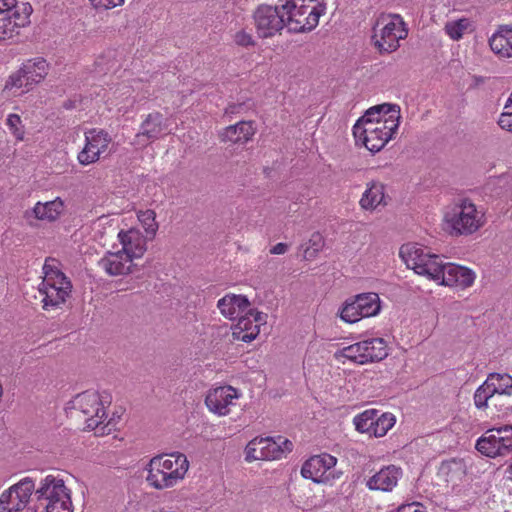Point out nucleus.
<instances>
[{"instance_id": "nucleus-1", "label": "nucleus", "mask_w": 512, "mask_h": 512, "mask_svg": "<svg viewBox=\"0 0 512 512\" xmlns=\"http://www.w3.org/2000/svg\"><path fill=\"white\" fill-rule=\"evenodd\" d=\"M112 403V396L108 392L86 390L77 394L69 403L68 409L83 415L85 428L94 430L95 435H108L116 429L117 421L114 417L107 420V408Z\"/></svg>"}, {"instance_id": "nucleus-2", "label": "nucleus", "mask_w": 512, "mask_h": 512, "mask_svg": "<svg viewBox=\"0 0 512 512\" xmlns=\"http://www.w3.org/2000/svg\"><path fill=\"white\" fill-rule=\"evenodd\" d=\"M188 469L189 461L183 453L156 455L146 466V482L156 490L173 488L185 478Z\"/></svg>"}, {"instance_id": "nucleus-3", "label": "nucleus", "mask_w": 512, "mask_h": 512, "mask_svg": "<svg viewBox=\"0 0 512 512\" xmlns=\"http://www.w3.org/2000/svg\"><path fill=\"white\" fill-rule=\"evenodd\" d=\"M43 273L38 288L42 309L48 312L61 309L71 295V281L60 270L57 258H46Z\"/></svg>"}, {"instance_id": "nucleus-4", "label": "nucleus", "mask_w": 512, "mask_h": 512, "mask_svg": "<svg viewBox=\"0 0 512 512\" xmlns=\"http://www.w3.org/2000/svg\"><path fill=\"white\" fill-rule=\"evenodd\" d=\"M282 9L288 31L303 33L317 27L320 16L326 11V5L320 0H288L282 4Z\"/></svg>"}, {"instance_id": "nucleus-5", "label": "nucleus", "mask_w": 512, "mask_h": 512, "mask_svg": "<svg viewBox=\"0 0 512 512\" xmlns=\"http://www.w3.org/2000/svg\"><path fill=\"white\" fill-rule=\"evenodd\" d=\"M407 35L408 30L400 15H383L373 27L371 40L380 54H390L400 47L399 41Z\"/></svg>"}, {"instance_id": "nucleus-6", "label": "nucleus", "mask_w": 512, "mask_h": 512, "mask_svg": "<svg viewBox=\"0 0 512 512\" xmlns=\"http://www.w3.org/2000/svg\"><path fill=\"white\" fill-rule=\"evenodd\" d=\"M35 495L46 512H73L71 490L59 475L49 474L42 479Z\"/></svg>"}, {"instance_id": "nucleus-7", "label": "nucleus", "mask_w": 512, "mask_h": 512, "mask_svg": "<svg viewBox=\"0 0 512 512\" xmlns=\"http://www.w3.org/2000/svg\"><path fill=\"white\" fill-rule=\"evenodd\" d=\"M292 449L293 443L282 436L276 439L256 437L245 447V460L247 462L279 460Z\"/></svg>"}, {"instance_id": "nucleus-8", "label": "nucleus", "mask_w": 512, "mask_h": 512, "mask_svg": "<svg viewBox=\"0 0 512 512\" xmlns=\"http://www.w3.org/2000/svg\"><path fill=\"white\" fill-rule=\"evenodd\" d=\"M475 449L489 458L512 452V425L488 429L475 443Z\"/></svg>"}, {"instance_id": "nucleus-9", "label": "nucleus", "mask_w": 512, "mask_h": 512, "mask_svg": "<svg viewBox=\"0 0 512 512\" xmlns=\"http://www.w3.org/2000/svg\"><path fill=\"white\" fill-rule=\"evenodd\" d=\"M283 12L282 5L261 4L254 10L252 17L259 38H271L286 27Z\"/></svg>"}, {"instance_id": "nucleus-10", "label": "nucleus", "mask_w": 512, "mask_h": 512, "mask_svg": "<svg viewBox=\"0 0 512 512\" xmlns=\"http://www.w3.org/2000/svg\"><path fill=\"white\" fill-rule=\"evenodd\" d=\"M484 214L466 198L454 200V217L450 219V226L457 234H472L483 224Z\"/></svg>"}, {"instance_id": "nucleus-11", "label": "nucleus", "mask_w": 512, "mask_h": 512, "mask_svg": "<svg viewBox=\"0 0 512 512\" xmlns=\"http://www.w3.org/2000/svg\"><path fill=\"white\" fill-rule=\"evenodd\" d=\"M395 417L392 413H379L376 409H367L353 418L355 429L370 437H383L394 426Z\"/></svg>"}, {"instance_id": "nucleus-12", "label": "nucleus", "mask_w": 512, "mask_h": 512, "mask_svg": "<svg viewBox=\"0 0 512 512\" xmlns=\"http://www.w3.org/2000/svg\"><path fill=\"white\" fill-rule=\"evenodd\" d=\"M35 491V482L32 478L25 477L21 479L1 493L0 512H20L24 510Z\"/></svg>"}, {"instance_id": "nucleus-13", "label": "nucleus", "mask_w": 512, "mask_h": 512, "mask_svg": "<svg viewBox=\"0 0 512 512\" xmlns=\"http://www.w3.org/2000/svg\"><path fill=\"white\" fill-rule=\"evenodd\" d=\"M242 393L230 385L212 388L205 397V404L210 412L218 416H227L237 406Z\"/></svg>"}, {"instance_id": "nucleus-14", "label": "nucleus", "mask_w": 512, "mask_h": 512, "mask_svg": "<svg viewBox=\"0 0 512 512\" xmlns=\"http://www.w3.org/2000/svg\"><path fill=\"white\" fill-rule=\"evenodd\" d=\"M266 322L267 314L249 309L232 327V337L234 340L251 342L258 336L260 327Z\"/></svg>"}, {"instance_id": "nucleus-15", "label": "nucleus", "mask_w": 512, "mask_h": 512, "mask_svg": "<svg viewBox=\"0 0 512 512\" xmlns=\"http://www.w3.org/2000/svg\"><path fill=\"white\" fill-rule=\"evenodd\" d=\"M85 142L77 158L80 164L89 165L98 161L101 153L107 150L111 137L102 129H91L85 133Z\"/></svg>"}, {"instance_id": "nucleus-16", "label": "nucleus", "mask_w": 512, "mask_h": 512, "mask_svg": "<svg viewBox=\"0 0 512 512\" xmlns=\"http://www.w3.org/2000/svg\"><path fill=\"white\" fill-rule=\"evenodd\" d=\"M336 463L337 458L328 453L314 455L302 465L301 475L315 483H327L330 481L331 469Z\"/></svg>"}, {"instance_id": "nucleus-17", "label": "nucleus", "mask_w": 512, "mask_h": 512, "mask_svg": "<svg viewBox=\"0 0 512 512\" xmlns=\"http://www.w3.org/2000/svg\"><path fill=\"white\" fill-rule=\"evenodd\" d=\"M403 477V469L395 464L382 466L365 480V486L370 491L383 493L392 492Z\"/></svg>"}, {"instance_id": "nucleus-18", "label": "nucleus", "mask_w": 512, "mask_h": 512, "mask_svg": "<svg viewBox=\"0 0 512 512\" xmlns=\"http://www.w3.org/2000/svg\"><path fill=\"white\" fill-rule=\"evenodd\" d=\"M165 119L159 112L149 113L140 125L139 132L132 142L135 146L146 147L159 139L165 131Z\"/></svg>"}, {"instance_id": "nucleus-19", "label": "nucleus", "mask_w": 512, "mask_h": 512, "mask_svg": "<svg viewBox=\"0 0 512 512\" xmlns=\"http://www.w3.org/2000/svg\"><path fill=\"white\" fill-rule=\"evenodd\" d=\"M353 135L356 142L361 141L363 145L372 153H377L390 140L386 131H383L377 124L362 127L359 124L353 126Z\"/></svg>"}, {"instance_id": "nucleus-20", "label": "nucleus", "mask_w": 512, "mask_h": 512, "mask_svg": "<svg viewBox=\"0 0 512 512\" xmlns=\"http://www.w3.org/2000/svg\"><path fill=\"white\" fill-rule=\"evenodd\" d=\"M473 400L475 407L487 414H497V416H500L508 414L511 410L509 398L495 392L488 393L485 390L484 393L479 395V388H477L474 393Z\"/></svg>"}, {"instance_id": "nucleus-21", "label": "nucleus", "mask_w": 512, "mask_h": 512, "mask_svg": "<svg viewBox=\"0 0 512 512\" xmlns=\"http://www.w3.org/2000/svg\"><path fill=\"white\" fill-rule=\"evenodd\" d=\"M118 238L122 250L118 252L106 251L104 256H120L121 252L126 256H142L146 251V238L138 229L122 230L118 233Z\"/></svg>"}, {"instance_id": "nucleus-22", "label": "nucleus", "mask_w": 512, "mask_h": 512, "mask_svg": "<svg viewBox=\"0 0 512 512\" xmlns=\"http://www.w3.org/2000/svg\"><path fill=\"white\" fill-rule=\"evenodd\" d=\"M372 114L383 116L381 120L377 121V125L381 127L383 131H386L390 139H392L400 124L401 115L399 105L389 103L376 105L368 109L367 117Z\"/></svg>"}, {"instance_id": "nucleus-23", "label": "nucleus", "mask_w": 512, "mask_h": 512, "mask_svg": "<svg viewBox=\"0 0 512 512\" xmlns=\"http://www.w3.org/2000/svg\"><path fill=\"white\" fill-rule=\"evenodd\" d=\"M488 43L491 51L499 58H512V25H499Z\"/></svg>"}, {"instance_id": "nucleus-24", "label": "nucleus", "mask_w": 512, "mask_h": 512, "mask_svg": "<svg viewBox=\"0 0 512 512\" xmlns=\"http://www.w3.org/2000/svg\"><path fill=\"white\" fill-rule=\"evenodd\" d=\"M217 307L225 318L234 320L250 309V302L244 295L226 294L218 300Z\"/></svg>"}, {"instance_id": "nucleus-25", "label": "nucleus", "mask_w": 512, "mask_h": 512, "mask_svg": "<svg viewBox=\"0 0 512 512\" xmlns=\"http://www.w3.org/2000/svg\"><path fill=\"white\" fill-rule=\"evenodd\" d=\"M255 133L256 128L252 121H240L224 128L220 132L219 137L222 142L245 144L252 139Z\"/></svg>"}, {"instance_id": "nucleus-26", "label": "nucleus", "mask_w": 512, "mask_h": 512, "mask_svg": "<svg viewBox=\"0 0 512 512\" xmlns=\"http://www.w3.org/2000/svg\"><path fill=\"white\" fill-rule=\"evenodd\" d=\"M479 395L485 390L510 398L512 396V376L507 373H490L486 380L478 387Z\"/></svg>"}, {"instance_id": "nucleus-27", "label": "nucleus", "mask_w": 512, "mask_h": 512, "mask_svg": "<svg viewBox=\"0 0 512 512\" xmlns=\"http://www.w3.org/2000/svg\"><path fill=\"white\" fill-rule=\"evenodd\" d=\"M359 203L365 210H374L381 204L387 205L384 184L379 181L367 183V188Z\"/></svg>"}, {"instance_id": "nucleus-28", "label": "nucleus", "mask_w": 512, "mask_h": 512, "mask_svg": "<svg viewBox=\"0 0 512 512\" xmlns=\"http://www.w3.org/2000/svg\"><path fill=\"white\" fill-rule=\"evenodd\" d=\"M21 69L26 76L25 84L33 86L45 79L49 65L43 57H36L24 62Z\"/></svg>"}, {"instance_id": "nucleus-29", "label": "nucleus", "mask_w": 512, "mask_h": 512, "mask_svg": "<svg viewBox=\"0 0 512 512\" xmlns=\"http://www.w3.org/2000/svg\"><path fill=\"white\" fill-rule=\"evenodd\" d=\"M407 268L413 269L418 275L426 276L430 279H439L443 275V267L436 263L427 261V258H402Z\"/></svg>"}, {"instance_id": "nucleus-30", "label": "nucleus", "mask_w": 512, "mask_h": 512, "mask_svg": "<svg viewBox=\"0 0 512 512\" xmlns=\"http://www.w3.org/2000/svg\"><path fill=\"white\" fill-rule=\"evenodd\" d=\"M476 275L473 270L450 263V288L460 291L471 287Z\"/></svg>"}, {"instance_id": "nucleus-31", "label": "nucleus", "mask_w": 512, "mask_h": 512, "mask_svg": "<svg viewBox=\"0 0 512 512\" xmlns=\"http://www.w3.org/2000/svg\"><path fill=\"white\" fill-rule=\"evenodd\" d=\"M64 203L60 198L46 203L37 202L33 208L35 217L39 220L55 221L63 211Z\"/></svg>"}, {"instance_id": "nucleus-32", "label": "nucleus", "mask_w": 512, "mask_h": 512, "mask_svg": "<svg viewBox=\"0 0 512 512\" xmlns=\"http://www.w3.org/2000/svg\"><path fill=\"white\" fill-rule=\"evenodd\" d=\"M367 363L378 362L388 356V346L383 338H371L362 341Z\"/></svg>"}, {"instance_id": "nucleus-33", "label": "nucleus", "mask_w": 512, "mask_h": 512, "mask_svg": "<svg viewBox=\"0 0 512 512\" xmlns=\"http://www.w3.org/2000/svg\"><path fill=\"white\" fill-rule=\"evenodd\" d=\"M334 356L337 361L343 364L346 361L359 365L367 364V361L365 360V349L363 347L362 341L343 347L342 349L336 351Z\"/></svg>"}, {"instance_id": "nucleus-34", "label": "nucleus", "mask_w": 512, "mask_h": 512, "mask_svg": "<svg viewBox=\"0 0 512 512\" xmlns=\"http://www.w3.org/2000/svg\"><path fill=\"white\" fill-rule=\"evenodd\" d=\"M134 258H101L98 265L111 276L125 275L132 271Z\"/></svg>"}, {"instance_id": "nucleus-35", "label": "nucleus", "mask_w": 512, "mask_h": 512, "mask_svg": "<svg viewBox=\"0 0 512 512\" xmlns=\"http://www.w3.org/2000/svg\"><path fill=\"white\" fill-rule=\"evenodd\" d=\"M355 297L357 302H359L362 309L361 312L364 313L365 317H372L380 312V298L377 293H362Z\"/></svg>"}, {"instance_id": "nucleus-36", "label": "nucleus", "mask_w": 512, "mask_h": 512, "mask_svg": "<svg viewBox=\"0 0 512 512\" xmlns=\"http://www.w3.org/2000/svg\"><path fill=\"white\" fill-rule=\"evenodd\" d=\"M12 9L0 7V41L18 34V28L12 18Z\"/></svg>"}, {"instance_id": "nucleus-37", "label": "nucleus", "mask_w": 512, "mask_h": 512, "mask_svg": "<svg viewBox=\"0 0 512 512\" xmlns=\"http://www.w3.org/2000/svg\"><path fill=\"white\" fill-rule=\"evenodd\" d=\"M475 27L469 18L450 19V39L460 40L465 34L472 33Z\"/></svg>"}, {"instance_id": "nucleus-38", "label": "nucleus", "mask_w": 512, "mask_h": 512, "mask_svg": "<svg viewBox=\"0 0 512 512\" xmlns=\"http://www.w3.org/2000/svg\"><path fill=\"white\" fill-rule=\"evenodd\" d=\"M325 245L323 236L314 232L311 237L298 248V255L302 256H315L322 251Z\"/></svg>"}, {"instance_id": "nucleus-39", "label": "nucleus", "mask_w": 512, "mask_h": 512, "mask_svg": "<svg viewBox=\"0 0 512 512\" xmlns=\"http://www.w3.org/2000/svg\"><path fill=\"white\" fill-rule=\"evenodd\" d=\"M361 306L359 302H357L356 297L351 301H347L343 306L340 317L346 323H356L362 318H366L364 313L361 312Z\"/></svg>"}, {"instance_id": "nucleus-40", "label": "nucleus", "mask_w": 512, "mask_h": 512, "mask_svg": "<svg viewBox=\"0 0 512 512\" xmlns=\"http://www.w3.org/2000/svg\"><path fill=\"white\" fill-rule=\"evenodd\" d=\"M137 218L141 222L146 233L154 237L158 230V223L156 222V213L154 210H140L137 212Z\"/></svg>"}, {"instance_id": "nucleus-41", "label": "nucleus", "mask_w": 512, "mask_h": 512, "mask_svg": "<svg viewBox=\"0 0 512 512\" xmlns=\"http://www.w3.org/2000/svg\"><path fill=\"white\" fill-rule=\"evenodd\" d=\"M398 256H439L427 247L415 242L403 244L399 249Z\"/></svg>"}, {"instance_id": "nucleus-42", "label": "nucleus", "mask_w": 512, "mask_h": 512, "mask_svg": "<svg viewBox=\"0 0 512 512\" xmlns=\"http://www.w3.org/2000/svg\"><path fill=\"white\" fill-rule=\"evenodd\" d=\"M471 430V424L467 413L453 417L450 422V432L455 433L459 438L466 437Z\"/></svg>"}, {"instance_id": "nucleus-43", "label": "nucleus", "mask_w": 512, "mask_h": 512, "mask_svg": "<svg viewBox=\"0 0 512 512\" xmlns=\"http://www.w3.org/2000/svg\"><path fill=\"white\" fill-rule=\"evenodd\" d=\"M32 11L33 9L29 3H23L21 11L17 4L13 7L12 18L18 29L26 26L30 22L29 17Z\"/></svg>"}, {"instance_id": "nucleus-44", "label": "nucleus", "mask_w": 512, "mask_h": 512, "mask_svg": "<svg viewBox=\"0 0 512 512\" xmlns=\"http://www.w3.org/2000/svg\"><path fill=\"white\" fill-rule=\"evenodd\" d=\"M467 464L464 459L454 458L450 460V480H461L466 476Z\"/></svg>"}, {"instance_id": "nucleus-45", "label": "nucleus", "mask_w": 512, "mask_h": 512, "mask_svg": "<svg viewBox=\"0 0 512 512\" xmlns=\"http://www.w3.org/2000/svg\"><path fill=\"white\" fill-rule=\"evenodd\" d=\"M6 123L11 133L15 136L17 140L24 139V129L19 115L9 114Z\"/></svg>"}, {"instance_id": "nucleus-46", "label": "nucleus", "mask_w": 512, "mask_h": 512, "mask_svg": "<svg viewBox=\"0 0 512 512\" xmlns=\"http://www.w3.org/2000/svg\"><path fill=\"white\" fill-rule=\"evenodd\" d=\"M26 76L23 73V70L20 68L17 72L13 73L9 76L6 81L5 88H22L25 87L27 91L32 87V85L25 84Z\"/></svg>"}, {"instance_id": "nucleus-47", "label": "nucleus", "mask_w": 512, "mask_h": 512, "mask_svg": "<svg viewBox=\"0 0 512 512\" xmlns=\"http://www.w3.org/2000/svg\"><path fill=\"white\" fill-rule=\"evenodd\" d=\"M234 42L241 47L255 46L256 42L252 35L245 30H240L234 35Z\"/></svg>"}, {"instance_id": "nucleus-48", "label": "nucleus", "mask_w": 512, "mask_h": 512, "mask_svg": "<svg viewBox=\"0 0 512 512\" xmlns=\"http://www.w3.org/2000/svg\"><path fill=\"white\" fill-rule=\"evenodd\" d=\"M94 9H112L124 3V0H89Z\"/></svg>"}, {"instance_id": "nucleus-49", "label": "nucleus", "mask_w": 512, "mask_h": 512, "mask_svg": "<svg viewBox=\"0 0 512 512\" xmlns=\"http://www.w3.org/2000/svg\"><path fill=\"white\" fill-rule=\"evenodd\" d=\"M394 512H427V510L420 502H410L401 504Z\"/></svg>"}, {"instance_id": "nucleus-50", "label": "nucleus", "mask_w": 512, "mask_h": 512, "mask_svg": "<svg viewBox=\"0 0 512 512\" xmlns=\"http://www.w3.org/2000/svg\"><path fill=\"white\" fill-rule=\"evenodd\" d=\"M498 125L508 132L512 133V110H505L498 119Z\"/></svg>"}, {"instance_id": "nucleus-51", "label": "nucleus", "mask_w": 512, "mask_h": 512, "mask_svg": "<svg viewBox=\"0 0 512 512\" xmlns=\"http://www.w3.org/2000/svg\"><path fill=\"white\" fill-rule=\"evenodd\" d=\"M368 115V110L365 112V114L359 118L357 120V122L355 124H359L361 125L362 127H365V126H369V125H373V127L378 123L377 121L378 120H381L382 119V115H378V114H372V115Z\"/></svg>"}, {"instance_id": "nucleus-52", "label": "nucleus", "mask_w": 512, "mask_h": 512, "mask_svg": "<svg viewBox=\"0 0 512 512\" xmlns=\"http://www.w3.org/2000/svg\"><path fill=\"white\" fill-rule=\"evenodd\" d=\"M288 251V245L286 243H278L270 249L271 254H284Z\"/></svg>"}, {"instance_id": "nucleus-53", "label": "nucleus", "mask_w": 512, "mask_h": 512, "mask_svg": "<svg viewBox=\"0 0 512 512\" xmlns=\"http://www.w3.org/2000/svg\"><path fill=\"white\" fill-rule=\"evenodd\" d=\"M16 5V0H0V7L13 8Z\"/></svg>"}, {"instance_id": "nucleus-54", "label": "nucleus", "mask_w": 512, "mask_h": 512, "mask_svg": "<svg viewBox=\"0 0 512 512\" xmlns=\"http://www.w3.org/2000/svg\"><path fill=\"white\" fill-rule=\"evenodd\" d=\"M16 5V0H0V7L13 8Z\"/></svg>"}, {"instance_id": "nucleus-55", "label": "nucleus", "mask_w": 512, "mask_h": 512, "mask_svg": "<svg viewBox=\"0 0 512 512\" xmlns=\"http://www.w3.org/2000/svg\"><path fill=\"white\" fill-rule=\"evenodd\" d=\"M504 109L505 110H512V93L510 94L505 106H504Z\"/></svg>"}, {"instance_id": "nucleus-56", "label": "nucleus", "mask_w": 512, "mask_h": 512, "mask_svg": "<svg viewBox=\"0 0 512 512\" xmlns=\"http://www.w3.org/2000/svg\"><path fill=\"white\" fill-rule=\"evenodd\" d=\"M63 107H64L65 109H71V108H73V107H74V105H73V102H72V101H65V102L63 103Z\"/></svg>"}, {"instance_id": "nucleus-57", "label": "nucleus", "mask_w": 512, "mask_h": 512, "mask_svg": "<svg viewBox=\"0 0 512 512\" xmlns=\"http://www.w3.org/2000/svg\"><path fill=\"white\" fill-rule=\"evenodd\" d=\"M235 105H231L226 109V113H234Z\"/></svg>"}, {"instance_id": "nucleus-58", "label": "nucleus", "mask_w": 512, "mask_h": 512, "mask_svg": "<svg viewBox=\"0 0 512 512\" xmlns=\"http://www.w3.org/2000/svg\"><path fill=\"white\" fill-rule=\"evenodd\" d=\"M443 30L448 34V22L445 23Z\"/></svg>"}, {"instance_id": "nucleus-59", "label": "nucleus", "mask_w": 512, "mask_h": 512, "mask_svg": "<svg viewBox=\"0 0 512 512\" xmlns=\"http://www.w3.org/2000/svg\"><path fill=\"white\" fill-rule=\"evenodd\" d=\"M458 100H459L460 104L463 106V104H464V99H463V97H462V96H459V97H458Z\"/></svg>"}, {"instance_id": "nucleus-60", "label": "nucleus", "mask_w": 512, "mask_h": 512, "mask_svg": "<svg viewBox=\"0 0 512 512\" xmlns=\"http://www.w3.org/2000/svg\"><path fill=\"white\" fill-rule=\"evenodd\" d=\"M443 221L444 222H448V214H445L444 217H443Z\"/></svg>"}]
</instances>
